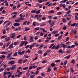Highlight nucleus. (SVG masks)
<instances>
[{"label":"nucleus","mask_w":78,"mask_h":78,"mask_svg":"<svg viewBox=\"0 0 78 78\" xmlns=\"http://www.w3.org/2000/svg\"><path fill=\"white\" fill-rule=\"evenodd\" d=\"M23 19L22 17H20L17 20H15V22H20V20H23Z\"/></svg>","instance_id":"obj_1"},{"label":"nucleus","mask_w":78,"mask_h":78,"mask_svg":"<svg viewBox=\"0 0 78 78\" xmlns=\"http://www.w3.org/2000/svg\"><path fill=\"white\" fill-rule=\"evenodd\" d=\"M59 6L60 7H62V6L64 9L66 8V4H60Z\"/></svg>","instance_id":"obj_2"},{"label":"nucleus","mask_w":78,"mask_h":78,"mask_svg":"<svg viewBox=\"0 0 78 78\" xmlns=\"http://www.w3.org/2000/svg\"><path fill=\"white\" fill-rule=\"evenodd\" d=\"M6 75H7V72H4L3 74V78H7V76H6Z\"/></svg>","instance_id":"obj_3"},{"label":"nucleus","mask_w":78,"mask_h":78,"mask_svg":"<svg viewBox=\"0 0 78 78\" xmlns=\"http://www.w3.org/2000/svg\"><path fill=\"white\" fill-rule=\"evenodd\" d=\"M0 56V59H5L6 58V55H2Z\"/></svg>","instance_id":"obj_4"},{"label":"nucleus","mask_w":78,"mask_h":78,"mask_svg":"<svg viewBox=\"0 0 78 78\" xmlns=\"http://www.w3.org/2000/svg\"><path fill=\"white\" fill-rule=\"evenodd\" d=\"M13 44H13V43H12L11 44L9 45V48L10 49H11V48H13Z\"/></svg>","instance_id":"obj_5"},{"label":"nucleus","mask_w":78,"mask_h":78,"mask_svg":"<svg viewBox=\"0 0 78 78\" xmlns=\"http://www.w3.org/2000/svg\"><path fill=\"white\" fill-rule=\"evenodd\" d=\"M21 30V27H17L15 29V31H20Z\"/></svg>","instance_id":"obj_6"},{"label":"nucleus","mask_w":78,"mask_h":78,"mask_svg":"<svg viewBox=\"0 0 78 78\" xmlns=\"http://www.w3.org/2000/svg\"><path fill=\"white\" fill-rule=\"evenodd\" d=\"M16 65H14L13 66H12L11 68H10L11 70H14L16 68Z\"/></svg>","instance_id":"obj_7"},{"label":"nucleus","mask_w":78,"mask_h":78,"mask_svg":"<svg viewBox=\"0 0 78 78\" xmlns=\"http://www.w3.org/2000/svg\"><path fill=\"white\" fill-rule=\"evenodd\" d=\"M19 25H20V24L17 23H15L14 24V26H17V27H18Z\"/></svg>","instance_id":"obj_8"},{"label":"nucleus","mask_w":78,"mask_h":78,"mask_svg":"<svg viewBox=\"0 0 78 78\" xmlns=\"http://www.w3.org/2000/svg\"><path fill=\"white\" fill-rule=\"evenodd\" d=\"M9 63L11 65H12V64H14V62L13 61H9Z\"/></svg>","instance_id":"obj_9"},{"label":"nucleus","mask_w":78,"mask_h":78,"mask_svg":"<svg viewBox=\"0 0 78 78\" xmlns=\"http://www.w3.org/2000/svg\"><path fill=\"white\" fill-rule=\"evenodd\" d=\"M57 33H58V31H55L54 30L53 31V32L51 33V34H57Z\"/></svg>","instance_id":"obj_10"},{"label":"nucleus","mask_w":78,"mask_h":78,"mask_svg":"<svg viewBox=\"0 0 78 78\" xmlns=\"http://www.w3.org/2000/svg\"><path fill=\"white\" fill-rule=\"evenodd\" d=\"M7 53H8V52H5L4 51L1 52V54L2 55H5V54H7Z\"/></svg>","instance_id":"obj_11"},{"label":"nucleus","mask_w":78,"mask_h":78,"mask_svg":"<svg viewBox=\"0 0 78 78\" xmlns=\"http://www.w3.org/2000/svg\"><path fill=\"white\" fill-rule=\"evenodd\" d=\"M12 54V52H10V53L7 56V58H8L11 56V55Z\"/></svg>","instance_id":"obj_12"},{"label":"nucleus","mask_w":78,"mask_h":78,"mask_svg":"<svg viewBox=\"0 0 78 78\" xmlns=\"http://www.w3.org/2000/svg\"><path fill=\"white\" fill-rule=\"evenodd\" d=\"M58 52L59 53H64V51H63L62 50V49H60L58 50Z\"/></svg>","instance_id":"obj_13"},{"label":"nucleus","mask_w":78,"mask_h":78,"mask_svg":"<svg viewBox=\"0 0 78 78\" xmlns=\"http://www.w3.org/2000/svg\"><path fill=\"white\" fill-rule=\"evenodd\" d=\"M24 44V43H23V41H22L21 43L20 44V47H22Z\"/></svg>","instance_id":"obj_14"},{"label":"nucleus","mask_w":78,"mask_h":78,"mask_svg":"<svg viewBox=\"0 0 78 78\" xmlns=\"http://www.w3.org/2000/svg\"><path fill=\"white\" fill-rule=\"evenodd\" d=\"M23 42L24 43V44H25V46H26V45H27V44H28V42H27L26 41H23Z\"/></svg>","instance_id":"obj_15"},{"label":"nucleus","mask_w":78,"mask_h":78,"mask_svg":"<svg viewBox=\"0 0 78 78\" xmlns=\"http://www.w3.org/2000/svg\"><path fill=\"white\" fill-rule=\"evenodd\" d=\"M55 65H56V64L54 63H52L51 64V67H54V66H55Z\"/></svg>","instance_id":"obj_16"},{"label":"nucleus","mask_w":78,"mask_h":78,"mask_svg":"<svg viewBox=\"0 0 78 78\" xmlns=\"http://www.w3.org/2000/svg\"><path fill=\"white\" fill-rule=\"evenodd\" d=\"M30 39L31 40L30 42H33V41H34V40H33V38H34V37H30Z\"/></svg>","instance_id":"obj_17"},{"label":"nucleus","mask_w":78,"mask_h":78,"mask_svg":"<svg viewBox=\"0 0 78 78\" xmlns=\"http://www.w3.org/2000/svg\"><path fill=\"white\" fill-rule=\"evenodd\" d=\"M55 22L53 21L51 23L50 25H51V26H54V25H55Z\"/></svg>","instance_id":"obj_18"},{"label":"nucleus","mask_w":78,"mask_h":78,"mask_svg":"<svg viewBox=\"0 0 78 78\" xmlns=\"http://www.w3.org/2000/svg\"><path fill=\"white\" fill-rule=\"evenodd\" d=\"M36 9L32 10L31 11V13H36Z\"/></svg>","instance_id":"obj_19"},{"label":"nucleus","mask_w":78,"mask_h":78,"mask_svg":"<svg viewBox=\"0 0 78 78\" xmlns=\"http://www.w3.org/2000/svg\"><path fill=\"white\" fill-rule=\"evenodd\" d=\"M62 20L63 22V23H66V19H65V18H63L62 19Z\"/></svg>","instance_id":"obj_20"},{"label":"nucleus","mask_w":78,"mask_h":78,"mask_svg":"<svg viewBox=\"0 0 78 78\" xmlns=\"http://www.w3.org/2000/svg\"><path fill=\"white\" fill-rule=\"evenodd\" d=\"M12 14H14L15 15H17V14H18V13H17V12H14L11 14V15H12Z\"/></svg>","instance_id":"obj_21"},{"label":"nucleus","mask_w":78,"mask_h":78,"mask_svg":"<svg viewBox=\"0 0 78 78\" xmlns=\"http://www.w3.org/2000/svg\"><path fill=\"white\" fill-rule=\"evenodd\" d=\"M71 56L70 55H68L66 57H65V58H66V59H69V58H70Z\"/></svg>","instance_id":"obj_22"},{"label":"nucleus","mask_w":78,"mask_h":78,"mask_svg":"<svg viewBox=\"0 0 78 78\" xmlns=\"http://www.w3.org/2000/svg\"><path fill=\"white\" fill-rule=\"evenodd\" d=\"M27 21H25L23 23V25H26V24H27Z\"/></svg>","instance_id":"obj_23"},{"label":"nucleus","mask_w":78,"mask_h":78,"mask_svg":"<svg viewBox=\"0 0 78 78\" xmlns=\"http://www.w3.org/2000/svg\"><path fill=\"white\" fill-rule=\"evenodd\" d=\"M17 56V52H15L14 53V55H13V56Z\"/></svg>","instance_id":"obj_24"},{"label":"nucleus","mask_w":78,"mask_h":78,"mask_svg":"<svg viewBox=\"0 0 78 78\" xmlns=\"http://www.w3.org/2000/svg\"><path fill=\"white\" fill-rule=\"evenodd\" d=\"M39 30V27H37V28H35L34 29V31H36Z\"/></svg>","instance_id":"obj_25"},{"label":"nucleus","mask_w":78,"mask_h":78,"mask_svg":"<svg viewBox=\"0 0 78 78\" xmlns=\"http://www.w3.org/2000/svg\"><path fill=\"white\" fill-rule=\"evenodd\" d=\"M35 76V75H31L30 76V78H33L34 77V76Z\"/></svg>","instance_id":"obj_26"},{"label":"nucleus","mask_w":78,"mask_h":78,"mask_svg":"<svg viewBox=\"0 0 78 78\" xmlns=\"http://www.w3.org/2000/svg\"><path fill=\"white\" fill-rule=\"evenodd\" d=\"M62 37V35H60L58 37V40H61Z\"/></svg>","instance_id":"obj_27"},{"label":"nucleus","mask_w":78,"mask_h":78,"mask_svg":"<svg viewBox=\"0 0 78 78\" xmlns=\"http://www.w3.org/2000/svg\"><path fill=\"white\" fill-rule=\"evenodd\" d=\"M48 13H54V10H52L51 11H49L48 12Z\"/></svg>","instance_id":"obj_28"},{"label":"nucleus","mask_w":78,"mask_h":78,"mask_svg":"<svg viewBox=\"0 0 78 78\" xmlns=\"http://www.w3.org/2000/svg\"><path fill=\"white\" fill-rule=\"evenodd\" d=\"M46 24L44 23H42L40 25V27H44V25H46Z\"/></svg>","instance_id":"obj_29"},{"label":"nucleus","mask_w":78,"mask_h":78,"mask_svg":"<svg viewBox=\"0 0 78 78\" xmlns=\"http://www.w3.org/2000/svg\"><path fill=\"white\" fill-rule=\"evenodd\" d=\"M70 71L72 72V73H73L74 72V70L72 68H71L70 69Z\"/></svg>","instance_id":"obj_30"},{"label":"nucleus","mask_w":78,"mask_h":78,"mask_svg":"<svg viewBox=\"0 0 78 78\" xmlns=\"http://www.w3.org/2000/svg\"><path fill=\"white\" fill-rule=\"evenodd\" d=\"M42 63H43V64H45L47 63V61L46 60H43L42 61Z\"/></svg>","instance_id":"obj_31"},{"label":"nucleus","mask_w":78,"mask_h":78,"mask_svg":"<svg viewBox=\"0 0 78 78\" xmlns=\"http://www.w3.org/2000/svg\"><path fill=\"white\" fill-rule=\"evenodd\" d=\"M27 69H28V67H25V68H23V70H27Z\"/></svg>","instance_id":"obj_32"},{"label":"nucleus","mask_w":78,"mask_h":78,"mask_svg":"<svg viewBox=\"0 0 78 78\" xmlns=\"http://www.w3.org/2000/svg\"><path fill=\"white\" fill-rule=\"evenodd\" d=\"M19 44V41H16L14 42V45H17V44Z\"/></svg>","instance_id":"obj_33"},{"label":"nucleus","mask_w":78,"mask_h":78,"mask_svg":"<svg viewBox=\"0 0 78 78\" xmlns=\"http://www.w3.org/2000/svg\"><path fill=\"white\" fill-rule=\"evenodd\" d=\"M41 12V10H38L37 11H36V14H39Z\"/></svg>","instance_id":"obj_34"},{"label":"nucleus","mask_w":78,"mask_h":78,"mask_svg":"<svg viewBox=\"0 0 78 78\" xmlns=\"http://www.w3.org/2000/svg\"><path fill=\"white\" fill-rule=\"evenodd\" d=\"M76 24V23H73L71 25V27H75V24Z\"/></svg>","instance_id":"obj_35"},{"label":"nucleus","mask_w":78,"mask_h":78,"mask_svg":"<svg viewBox=\"0 0 78 78\" xmlns=\"http://www.w3.org/2000/svg\"><path fill=\"white\" fill-rule=\"evenodd\" d=\"M48 18L50 19H52L53 18V16H48Z\"/></svg>","instance_id":"obj_36"},{"label":"nucleus","mask_w":78,"mask_h":78,"mask_svg":"<svg viewBox=\"0 0 78 78\" xmlns=\"http://www.w3.org/2000/svg\"><path fill=\"white\" fill-rule=\"evenodd\" d=\"M4 70V68H1L0 69V72H2V71H3Z\"/></svg>","instance_id":"obj_37"},{"label":"nucleus","mask_w":78,"mask_h":78,"mask_svg":"<svg viewBox=\"0 0 78 78\" xmlns=\"http://www.w3.org/2000/svg\"><path fill=\"white\" fill-rule=\"evenodd\" d=\"M54 45V43H53V44H51V45L49 47V48H51V47H52V46H53V45Z\"/></svg>","instance_id":"obj_38"},{"label":"nucleus","mask_w":78,"mask_h":78,"mask_svg":"<svg viewBox=\"0 0 78 78\" xmlns=\"http://www.w3.org/2000/svg\"><path fill=\"white\" fill-rule=\"evenodd\" d=\"M24 57L25 58H29V56L28 55H24Z\"/></svg>","instance_id":"obj_39"},{"label":"nucleus","mask_w":78,"mask_h":78,"mask_svg":"<svg viewBox=\"0 0 78 78\" xmlns=\"http://www.w3.org/2000/svg\"><path fill=\"white\" fill-rule=\"evenodd\" d=\"M48 70L47 71V73H48V72H50V71H51V69L48 68Z\"/></svg>","instance_id":"obj_40"},{"label":"nucleus","mask_w":78,"mask_h":78,"mask_svg":"<svg viewBox=\"0 0 78 78\" xmlns=\"http://www.w3.org/2000/svg\"><path fill=\"white\" fill-rule=\"evenodd\" d=\"M7 36L6 35H4L2 36L1 37V39H3V38H4V37H6Z\"/></svg>","instance_id":"obj_41"},{"label":"nucleus","mask_w":78,"mask_h":78,"mask_svg":"<svg viewBox=\"0 0 78 78\" xmlns=\"http://www.w3.org/2000/svg\"><path fill=\"white\" fill-rule=\"evenodd\" d=\"M10 42H9L6 45V47H8L9 45V44H10Z\"/></svg>","instance_id":"obj_42"},{"label":"nucleus","mask_w":78,"mask_h":78,"mask_svg":"<svg viewBox=\"0 0 78 78\" xmlns=\"http://www.w3.org/2000/svg\"><path fill=\"white\" fill-rule=\"evenodd\" d=\"M42 69V67H39L37 68V71H38V70H40V69Z\"/></svg>","instance_id":"obj_43"},{"label":"nucleus","mask_w":78,"mask_h":78,"mask_svg":"<svg viewBox=\"0 0 78 78\" xmlns=\"http://www.w3.org/2000/svg\"><path fill=\"white\" fill-rule=\"evenodd\" d=\"M32 68L33 69H36V68H37V66L35 65L33 66H32Z\"/></svg>","instance_id":"obj_44"},{"label":"nucleus","mask_w":78,"mask_h":78,"mask_svg":"<svg viewBox=\"0 0 78 78\" xmlns=\"http://www.w3.org/2000/svg\"><path fill=\"white\" fill-rule=\"evenodd\" d=\"M22 61V59H20L18 61V63H20Z\"/></svg>","instance_id":"obj_45"},{"label":"nucleus","mask_w":78,"mask_h":78,"mask_svg":"<svg viewBox=\"0 0 78 78\" xmlns=\"http://www.w3.org/2000/svg\"><path fill=\"white\" fill-rule=\"evenodd\" d=\"M59 45L58 44L57 47H55V49L56 50H57V49H58V48H59Z\"/></svg>","instance_id":"obj_46"},{"label":"nucleus","mask_w":78,"mask_h":78,"mask_svg":"<svg viewBox=\"0 0 78 78\" xmlns=\"http://www.w3.org/2000/svg\"><path fill=\"white\" fill-rule=\"evenodd\" d=\"M27 77L30 76V73H27Z\"/></svg>","instance_id":"obj_47"},{"label":"nucleus","mask_w":78,"mask_h":78,"mask_svg":"<svg viewBox=\"0 0 78 78\" xmlns=\"http://www.w3.org/2000/svg\"><path fill=\"white\" fill-rule=\"evenodd\" d=\"M57 15H61V14H62V13L61 12H59L58 13H57Z\"/></svg>","instance_id":"obj_48"},{"label":"nucleus","mask_w":78,"mask_h":78,"mask_svg":"<svg viewBox=\"0 0 78 78\" xmlns=\"http://www.w3.org/2000/svg\"><path fill=\"white\" fill-rule=\"evenodd\" d=\"M72 23V21H70L68 23V25L69 26H70V23Z\"/></svg>","instance_id":"obj_49"},{"label":"nucleus","mask_w":78,"mask_h":78,"mask_svg":"<svg viewBox=\"0 0 78 78\" xmlns=\"http://www.w3.org/2000/svg\"><path fill=\"white\" fill-rule=\"evenodd\" d=\"M20 5H21L20 3H19L18 5L17 6V8H19V7H20Z\"/></svg>","instance_id":"obj_50"},{"label":"nucleus","mask_w":78,"mask_h":78,"mask_svg":"<svg viewBox=\"0 0 78 78\" xmlns=\"http://www.w3.org/2000/svg\"><path fill=\"white\" fill-rule=\"evenodd\" d=\"M5 40L6 41H9V40H10V38H5Z\"/></svg>","instance_id":"obj_51"},{"label":"nucleus","mask_w":78,"mask_h":78,"mask_svg":"<svg viewBox=\"0 0 78 78\" xmlns=\"http://www.w3.org/2000/svg\"><path fill=\"white\" fill-rule=\"evenodd\" d=\"M71 62V63H74L75 62V60L74 59L72 60Z\"/></svg>","instance_id":"obj_52"},{"label":"nucleus","mask_w":78,"mask_h":78,"mask_svg":"<svg viewBox=\"0 0 78 78\" xmlns=\"http://www.w3.org/2000/svg\"><path fill=\"white\" fill-rule=\"evenodd\" d=\"M11 73L10 72H7V75H11Z\"/></svg>","instance_id":"obj_53"},{"label":"nucleus","mask_w":78,"mask_h":78,"mask_svg":"<svg viewBox=\"0 0 78 78\" xmlns=\"http://www.w3.org/2000/svg\"><path fill=\"white\" fill-rule=\"evenodd\" d=\"M29 47H30V45L29 44V45L26 46L25 47V48H27V49L28 48H29Z\"/></svg>","instance_id":"obj_54"},{"label":"nucleus","mask_w":78,"mask_h":78,"mask_svg":"<svg viewBox=\"0 0 78 78\" xmlns=\"http://www.w3.org/2000/svg\"><path fill=\"white\" fill-rule=\"evenodd\" d=\"M48 42H49V40H47L45 41L44 43L45 44H47V43H48Z\"/></svg>","instance_id":"obj_55"},{"label":"nucleus","mask_w":78,"mask_h":78,"mask_svg":"<svg viewBox=\"0 0 78 78\" xmlns=\"http://www.w3.org/2000/svg\"><path fill=\"white\" fill-rule=\"evenodd\" d=\"M38 52L40 54H42V51L41 50L39 51Z\"/></svg>","instance_id":"obj_56"},{"label":"nucleus","mask_w":78,"mask_h":78,"mask_svg":"<svg viewBox=\"0 0 78 78\" xmlns=\"http://www.w3.org/2000/svg\"><path fill=\"white\" fill-rule=\"evenodd\" d=\"M38 2L39 3H42L43 2V0H38Z\"/></svg>","instance_id":"obj_57"},{"label":"nucleus","mask_w":78,"mask_h":78,"mask_svg":"<svg viewBox=\"0 0 78 78\" xmlns=\"http://www.w3.org/2000/svg\"><path fill=\"white\" fill-rule=\"evenodd\" d=\"M62 29H63L64 30H66L67 29V27H66V26H65L63 28H62Z\"/></svg>","instance_id":"obj_58"},{"label":"nucleus","mask_w":78,"mask_h":78,"mask_svg":"<svg viewBox=\"0 0 78 78\" xmlns=\"http://www.w3.org/2000/svg\"><path fill=\"white\" fill-rule=\"evenodd\" d=\"M32 45L33 47H34L35 45H36V43H34L33 44H32V45Z\"/></svg>","instance_id":"obj_59"},{"label":"nucleus","mask_w":78,"mask_h":78,"mask_svg":"<svg viewBox=\"0 0 78 78\" xmlns=\"http://www.w3.org/2000/svg\"><path fill=\"white\" fill-rule=\"evenodd\" d=\"M45 19H46V17H43L42 18V20H45Z\"/></svg>","instance_id":"obj_60"},{"label":"nucleus","mask_w":78,"mask_h":78,"mask_svg":"<svg viewBox=\"0 0 78 78\" xmlns=\"http://www.w3.org/2000/svg\"><path fill=\"white\" fill-rule=\"evenodd\" d=\"M67 47V44L65 45H64V46L63 47V48L64 49L65 48H66Z\"/></svg>","instance_id":"obj_61"},{"label":"nucleus","mask_w":78,"mask_h":78,"mask_svg":"<svg viewBox=\"0 0 78 78\" xmlns=\"http://www.w3.org/2000/svg\"><path fill=\"white\" fill-rule=\"evenodd\" d=\"M78 23H76V24H75V28H77V27H78Z\"/></svg>","instance_id":"obj_62"},{"label":"nucleus","mask_w":78,"mask_h":78,"mask_svg":"<svg viewBox=\"0 0 78 78\" xmlns=\"http://www.w3.org/2000/svg\"><path fill=\"white\" fill-rule=\"evenodd\" d=\"M67 61H66L64 63V65H66V64H67Z\"/></svg>","instance_id":"obj_63"},{"label":"nucleus","mask_w":78,"mask_h":78,"mask_svg":"<svg viewBox=\"0 0 78 78\" xmlns=\"http://www.w3.org/2000/svg\"><path fill=\"white\" fill-rule=\"evenodd\" d=\"M75 19H76V20H78V17L76 16H75Z\"/></svg>","instance_id":"obj_64"}]
</instances>
